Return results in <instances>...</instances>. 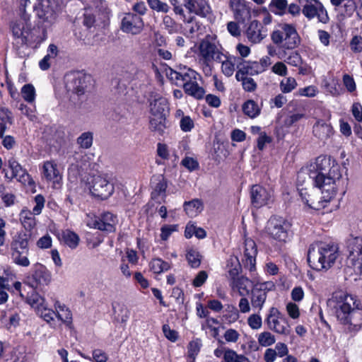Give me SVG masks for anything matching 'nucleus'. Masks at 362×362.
I'll return each mask as SVG.
<instances>
[{"instance_id":"1","label":"nucleus","mask_w":362,"mask_h":362,"mask_svg":"<svg viewBox=\"0 0 362 362\" xmlns=\"http://www.w3.org/2000/svg\"><path fill=\"white\" fill-rule=\"evenodd\" d=\"M337 320L344 326V332L351 336L362 327V310L360 302L354 296L341 293L329 300Z\"/></svg>"},{"instance_id":"2","label":"nucleus","mask_w":362,"mask_h":362,"mask_svg":"<svg viewBox=\"0 0 362 362\" xmlns=\"http://www.w3.org/2000/svg\"><path fill=\"white\" fill-rule=\"evenodd\" d=\"M327 163L325 158L318 157L315 163L311 165L308 170V173L300 172L298 175V181L304 175L308 174V178L313 182L316 187H325L328 194L325 198H333L337 191L338 186L341 182V174L338 165H333L329 170L328 175L326 176V170L323 167L324 164Z\"/></svg>"},{"instance_id":"3","label":"nucleus","mask_w":362,"mask_h":362,"mask_svg":"<svg viewBox=\"0 0 362 362\" xmlns=\"http://www.w3.org/2000/svg\"><path fill=\"white\" fill-rule=\"evenodd\" d=\"M338 256V247L336 245L317 242L309 247L308 262L316 271H327L334 265Z\"/></svg>"},{"instance_id":"4","label":"nucleus","mask_w":362,"mask_h":362,"mask_svg":"<svg viewBox=\"0 0 362 362\" xmlns=\"http://www.w3.org/2000/svg\"><path fill=\"white\" fill-rule=\"evenodd\" d=\"M271 38L275 45L286 49H295L300 42L296 28L287 23L281 25L280 29L273 31Z\"/></svg>"},{"instance_id":"5","label":"nucleus","mask_w":362,"mask_h":362,"mask_svg":"<svg viewBox=\"0 0 362 362\" xmlns=\"http://www.w3.org/2000/svg\"><path fill=\"white\" fill-rule=\"evenodd\" d=\"M291 224L279 216L271 217L266 226L267 234L274 240L286 243L289 240Z\"/></svg>"},{"instance_id":"6","label":"nucleus","mask_w":362,"mask_h":362,"mask_svg":"<svg viewBox=\"0 0 362 362\" xmlns=\"http://www.w3.org/2000/svg\"><path fill=\"white\" fill-rule=\"evenodd\" d=\"M200 55L206 62H220L225 58L222 47L216 40V37L207 35L199 45Z\"/></svg>"},{"instance_id":"7","label":"nucleus","mask_w":362,"mask_h":362,"mask_svg":"<svg viewBox=\"0 0 362 362\" xmlns=\"http://www.w3.org/2000/svg\"><path fill=\"white\" fill-rule=\"evenodd\" d=\"M91 76L81 71L71 72L65 76V86L68 92L78 95H83L90 86Z\"/></svg>"},{"instance_id":"8","label":"nucleus","mask_w":362,"mask_h":362,"mask_svg":"<svg viewBox=\"0 0 362 362\" xmlns=\"http://www.w3.org/2000/svg\"><path fill=\"white\" fill-rule=\"evenodd\" d=\"M265 323L269 329L282 335H289L291 332L286 318L274 307L269 309Z\"/></svg>"},{"instance_id":"9","label":"nucleus","mask_w":362,"mask_h":362,"mask_svg":"<svg viewBox=\"0 0 362 362\" xmlns=\"http://www.w3.org/2000/svg\"><path fill=\"white\" fill-rule=\"evenodd\" d=\"M275 289L272 281L258 283L252 286L251 290L250 301L254 309L261 310L267 298V293Z\"/></svg>"},{"instance_id":"10","label":"nucleus","mask_w":362,"mask_h":362,"mask_svg":"<svg viewBox=\"0 0 362 362\" xmlns=\"http://www.w3.org/2000/svg\"><path fill=\"white\" fill-rule=\"evenodd\" d=\"M57 4L54 0H37L33 10L42 22L53 23L57 18Z\"/></svg>"},{"instance_id":"11","label":"nucleus","mask_w":362,"mask_h":362,"mask_svg":"<svg viewBox=\"0 0 362 362\" xmlns=\"http://www.w3.org/2000/svg\"><path fill=\"white\" fill-rule=\"evenodd\" d=\"M35 206L33 209V211L28 209H23L20 213V221L23 227L28 230H32L36 225V220L35 215L41 214L42 210L45 205V198L41 194H37L35 197Z\"/></svg>"},{"instance_id":"12","label":"nucleus","mask_w":362,"mask_h":362,"mask_svg":"<svg viewBox=\"0 0 362 362\" xmlns=\"http://www.w3.org/2000/svg\"><path fill=\"white\" fill-rule=\"evenodd\" d=\"M302 13L308 19L317 18L319 22L325 24L329 20L327 10L319 0H305Z\"/></svg>"},{"instance_id":"13","label":"nucleus","mask_w":362,"mask_h":362,"mask_svg":"<svg viewBox=\"0 0 362 362\" xmlns=\"http://www.w3.org/2000/svg\"><path fill=\"white\" fill-rule=\"evenodd\" d=\"M348 261L356 272L362 274V237H351L347 241Z\"/></svg>"},{"instance_id":"14","label":"nucleus","mask_w":362,"mask_h":362,"mask_svg":"<svg viewBox=\"0 0 362 362\" xmlns=\"http://www.w3.org/2000/svg\"><path fill=\"white\" fill-rule=\"evenodd\" d=\"M89 189L94 197L106 199L113 194L115 188L105 177L97 175L93 177Z\"/></svg>"},{"instance_id":"15","label":"nucleus","mask_w":362,"mask_h":362,"mask_svg":"<svg viewBox=\"0 0 362 362\" xmlns=\"http://www.w3.org/2000/svg\"><path fill=\"white\" fill-rule=\"evenodd\" d=\"M11 29L15 37L21 38L23 43L26 42L32 29L30 15L21 13L19 19L11 23Z\"/></svg>"},{"instance_id":"16","label":"nucleus","mask_w":362,"mask_h":362,"mask_svg":"<svg viewBox=\"0 0 362 362\" xmlns=\"http://www.w3.org/2000/svg\"><path fill=\"white\" fill-rule=\"evenodd\" d=\"M250 197L252 204L256 208H260L272 202L273 194L272 191L255 185L251 188Z\"/></svg>"},{"instance_id":"17","label":"nucleus","mask_w":362,"mask_h":362,"mask_svg":"<svg viewBox=\"0 0 362 362\" xmlns=\"http://www.w3.org/2000/svg\"><path fill=\"white\" fill-rule=\"evenodd\" d=\"M144 25L141 16L135 13H128L125 14L122 20L121 29L124 33L136 35L141 32Z\"/></svg>"},{"instance_id":"18","label":"nucleus","mask_w":362,"mask_h":362,"mask_svg":"<svg viewBox=\"0 0 362 362\" xmlns=\"http://www.w3.org/2000/svg\"><path fill=\"white\" fill-rule=\"evenodd\" d=\"M51 279V274L47 268L41 264H37L28 284L32 288H37L39 286L48 285Z\"/></svg>"},{"instance_id":"19","label":"nucleus","mask_w":362,"mask_h":362,"mask_svg":"<svg viewBox=\"0 0 362 362\" xmlns=\"http://www.w3.org/2000/svg\"><path fill=\"white\" fill-rule=\"evenodd\" d=\"M320 190L321 196L319 195H308V199L303 196V189H300V194L302 199L312 209L315 210H320L325 208L327 204L330 202L332 198H325L326 194H328L325 187H317Z\"/></svg>"},{"instance_id":"20","label":"nucleus","mask_w":362,"mask_h":362,"mask_svg":"<svg viewBox=\"0 0 362 362\" xmlns=\"http://www.w3.org/2000/svg\"><path fill=\"white\" fill-rule=\"evenodd\" d=\"M229 6L239 22L244 23L251 16L250 8L245 0H230Z\"/></svg>"},{"instance_id":"21","label":"nucleus","mask_w":362,"mask_h":362,"mask_svg":"<svg viewBox=\"0 0 362 362\" xmlns=\"http://www.w3.org/2000/svg\"><path fill=\"white\" fill-rule=\"evenodd\" d=\"M267 30L259 21L255 20L250 23L246 35L251 42L259 43L267 36Z\"/></svg>"},{"instance_id":"22","label":"nucleus","mask_w":362,"mask_h":362,"mask_svg":"<svg viewBox=\"0 0 362 362\" xmlns=\"http://www.w3.org/2000/svg\"><path fill=\"white\" fill-rule=\"evenodd\" d=\"M257 254V248L255 241L250 238L245 240V267H247L250 271H252L255 268L256 256Z\"/></svg>"},{"instance_id":"23","label":"nucleus","mask_w":362,"mask_h":362,"mask_svg":"<svg viewBox=\"0 0 362 362\" xmlns=\"http://www.w3.org/2000/svg\"><path fill=\"white\" fill-rule=\"evenodd\" d=\"M117 223V216L110 212H105L94 223L95 228L107 233L114 232Z\"/></svg>"},{"instance_id":"24","label":"nucleus","mask_w":362,"mask_h":362,"mask_svg":"<svg viewBox=\"0 0 362 362\" xmlns=\"http://www.w3.org/2000/svg\"><path fill=\"white\" fill-rule=\"evenodd\" d=\"M184 5L189 13L206 17L210 13V7L204 0H184Z\"/></svg>"},{"instance_id":"25","label":"nucleus","mask_w":362,"mask_h":362,"mask_svg":"<svg viewBox=\"0 0 362 362\" xmlns=\"http://www.w3.org/2000/svg\"><path fill=\"white\" fill-rule=\"evenodd\" d=\"M313 132L315 137L325 142L333 134V128L329 123L318 120L313 125Z\"/></svg>"},{"instance_id":"26","label":"nucleus","mask_w":362,"mask_h":362,"mask_svg":"<svg viewBox=\"0 0 362 362\" xmlns=\"http://www.w3.org/2000/svg\"><path fill=\"white\" fill-rule=\"evenodd\" d=\"M243 62V59L240 57H235L232 55L227 56L225 54V58L221 63V70L223 74L227 76H231L235 69H238V65H240Z\"/></svg>"},{"instance_id":"27","label":"nucleus","mask_w":362,"mask_h":362,"mask_svg":"<svg viewBox=\"0 0 362 362\" xmlns=\"http://www.w3.org/2000/svg\"><path fill=\"white\" fill-rule=\"evenodd\" d=\"M151 113L153 116L167 117L169 112L166 98L158 96L150 103Z\"/></svg>"},{"instance_id":"28","label":"nucleus","mask_w":362,"mask_h":362,"mask_svg":"<svg viewBox=\"0 0 362 362\" xmlns=\"http://www.w3.org/2000/svg\"><path fill=\"white\" fill-rule=\"evenodd\" d=\"M29 240L30 235L25 233H18L11 243V252L17 250V252H22L23 250H26V252H29Z\"/></svg>"},{"instance_id":"29","label":"nucleus","mask_w":362,"mask_h":362,"mask_svg":"<svg viewBox=\"0 0 362 362\" xmlns=\"http://www.w3.org/2000/svg\"><path fill=\"white\" fill-rule=\"evenodd\" d=\"M43 175L47 180L59 182L61 175L57 165L52 161H46L43 165Z\"/></svg>"},{"instance_id":"30","label":"nucleus","mask_w":362,"mask_h":362,"mask_svg":"<svg viewBox=\"0 0 362 362\" xmlns=\"http://www.w3.org/2000/svg\"><path fill=\"white\" fill-rule=\"evenodd\" d=\"M153 185V189L151 192L152 199H156L160 196H162V197L165 196L167 181L163 175H159L156 177Z\"/></svg>"},{"instance_id":"31","label":"nucleus","mask_w":362,"mask_h":362,"mask_svg":"<svg viewBox=\"0 0 362 362\" xmlns=\"http://www.w3.org/2000/svg\"><path fill=\"white\" fill-rule=\"evenodd\" d=\"M183 88L185 93L197 100L202 99L205 94L204 89L198 85L197 81L193 83H183Z\"/></svg>"},{"instance_id":"32","label":"nucleus","mask_w":362,"mask_h":362,"mask_svg":"<svg viewBox=\"0 0 362 362\" xmlns=\"http://www.w3.org/2000/svg\"><path fill=\"white\" fill-rule=\"evenodd\" d=\"M150 129L159 135H163L167 128L166 117L153 116L150 119Z\"/></svg>"},{"instance_id":"33","label":"nucleus","mask_w":362,"mask_h":362,"mask_svg":"<svg viewBox=\"0 0 362 362\" xmlns=\"http://www.w3.org/2000/svg\"><path fill=\"white\" fill-rule=\"evenodd\" d=\"M186 259L188 264L192 268H198L202 262V255L199 252L194 248H188L186 250Z\"/></svg>"},{"instance_id":"34","label":"nucleus","mask_w":362,"mask_h":362,"mask_svg":"<svg viewBox=\"0 0 362 362\" xmlns=\"http://www.w3.org/2000/svg\"><path fill=\"white\" fill-rule=\"evenodd\" d=\"M243 112L250 118H255L261 112V109L254 100H248L243 105Z\"/></svg>"},{"instance_id":"35","label":"nucleus","mask_w":362,"mask_h":362,"mask_svg":"<svg viewBox=\"0 0 362 362\" xmlns=\"http://www.w3.org/2000/svg\"><path fill=\"white\" fill-rule=\"evenodd\" d=\"M62 240L70 248L74 249L78 246L80 239L74 232L66 230L62 233Z\"/></svg>"},{"instance_id":"36","label":"nucleus","mask_w":362,"mask_h":362,"mask_svg":"<svg viewBox=\"0 0 362 362\" xmlns=\"http://www.w3.org/2000/svg\"><path fill=\"white\" fill-rule=\"evenodd\" d=\"M8 166L12 170L11 178L18 177L21 179L25 176H28L26 170L24 169L16 159L13 158L9 159Z\"/></svg>"},{"instance_id":"37","label":"nucleus","mask_w":362,"mask_h":362,"mask_svg":"<svg viewBox=\"0 0 362 362\" xmlns=\"http://www.w3.org/2000/svg\"><path fill=\"white\" fill-rule=\"evenodd\" d=\"M16 250L14 252H11V258L12 261L17 265L27 267L30 265V261L28 259L29 252H26V250H23L22 252H17Z\"/></svg>"},{"instance_id":"38","label":"nucleus","mask_w":362,"mask_h":362,"mask_svg":"<svg viewBox=\"0 0 362 362\" xmlns=\"http://www.w3.org/2000/svg\"><path fill=\"white\" fill-rule=\"evenodd\" d=\"M93 143V133L92 132H85L82 133L77 139L76 144L80 148L88 149Z\"/></svg>"},{"instance_id":"39","label":"nucleus","mask_w":362,"mask_h":362,"mask_svg":"<svg viewBox=\"0 0 362 362\" xmlns=\"http://www.w3.org/2000/svg\"><path fill=\"white\" fill-rule=\"evenodd\" d=\"M202 209V204L199 199L185 202L184 204V209L187 214L190 216H196Z\"/></svg>"},{"instance_id":"40","label":"nucleus","mask_w":362,"mask_h":362,"mask_svg":"<svg viewBox=\"0 0 362 362\" xmlns=\"http://www.w3.org/2000/svg\"><path fill=\"white\" fill-rule=\"evenodd\" d=\"M56 317L62 322H70L71 320V313L64 305L59 302L55 303Z\"/></svg>"},{"instance_id":"41","label":"nucleus","mask_w":362,"mask_h":362,"mask_svg":"<svg viewBox=\"0 0 362 362\" xmlns=\"http://www.w3.org/2000/svg\"><path fill=\"white\" fill-rule=\"evenodd\" d=\"M79 354L81 357L93 362H107L108 359L107 354L100 349L93 350L92 357L86 356L81 352H79Z\"/></svg>"},{"instance_id":"42","label":"nucleus","mask_w":362,"mask_h":362,"mask_svg":"<svg viewBox=\"0 0 362 362\" xmlns=\"http://www.w3.org/2000/svg\"><path fill=\"white\" fill-rule=\"evenodd\" d=\"M223 358L226 362H245L248 358L244 355H239L230 349H224Z\"/></svg>"},{"instance_id":"43","label":"nucleus","mask_w":362,"mask_h":362,"mask_svg":"<svg viewBox=\"0 0 362 362\" xmlns=\"http://www.w3.org/2000/svg\"><path fill=\"white\" fill-rule=\"evenodd\" d=\"M27 301L36 310L45 305V298L34 291L28 296Z\"/></svg>"},{"instance_id":"44","label":"nucleus","mask_w":362,"mask_h":362,"mask_svg":"<svg viewBox=\"0 0 362 362\" xmlns=\"http://www.w3.org/2000/svg\"><path fill=\"white\" fill-rule=\"evenodd\" d=\"M288 4L286 0H272L269 4V8L276 14L282 15L285 13Z\"/></svg>"},{"instance_id":"45","label":"nucleus","mask_w":362,"mask_h":362,"mask_svg":"<svg viewBox=\"0 0 362 362\" xmlns=\"http://www.w3.org/2000/svg\"><path fill=\"white\" fill-rule=\"evenodd\" d=\"M151 269L156 274H160L170 269V264L161 259H154L150 263Z\"/></svg>"},{"instance_id":"46","label":"nucleus","mask_w":362,"mask_h":362,"mask_svg":"<svg viewBox=\"0 0 362 362\" xmlns=\"http://www.w3.org/2000/svg\"><path fill=\"white\" fill-rule=\"evenodd\" d=\"M199 74L191 69H186L180 71V80L185 83H193L197 81Z\"/></svg>"},{"instance_id":"47","label":"nucleus","mask_w":362,"mask_h":362,"mask_svg":"<svg viewBox=\"0 0 362 362\" xmlns=\"http://www.w3.org/2000/svg\"><path fill=\"white\" fill-rule=\"evenodd\" d=\"M21 94L25 101L33 103L35 98V89L32 84H25L21 88Z\"/></svg>"},{"instance_id":"48","label":"nucleus","mask_w":362,"mask_h":362,"mask_svg":"<svg viewBox=\"0 0 362 362\" xmlns=\"http://www.w3.org/2000/svg\"><path fill=\"white\" fill-rule=\"evenodd\" d=\"M37 314L44 319L47 323L51 324L52 322L54 321V317L57 314L53 310L47 308L46 305L36 310Z\"/></svg>"},{"instance_id":"49","label":"nucleus","mask_w":362,"mask_h":362,"mask_svg":"<svg viewBox=\"0 0 362 362\" xmlns=\"http://www.w3.org/2000/svg\"><path fill=\"white\" fill-rule=\"evenodd\" d=\"M150 8L157 12L168 13L170 10L169 5L160 0H147Z\"/></svg>"},{"instance_id":"50","label":"nucleus","mask_w":362,"mask_h":362,"mask_svg":"<svg viewBox=\"0 0 362 362\" xmlns=\"http://www.w3.org/2000/svg\"><path fill=\"white\" fill-rule=\"evenodd\" d=\"M258 342L262 346H269L276 341L275 337L269 332H264L259 334Z\"/></svg>"},{"instance_id":"51","label":"nucleus","mask_w":362,"mask_h":362,"mask_svg":"<svg viewBox=\"0 0 362 362\" xmlns=\"http://www.w3.org/2000/svg\"><path fill=\"white\" fill-rule=\"evenodd\" d=\"M297 86V82L293 77H288L280 83L281 90L284 93L291 92Z\"/></svg>"},{"instance_id":"52","label":"nucleus","mask_w":362,"mask_h":362,"mask_svg":"<svg viewBox=\"0 0 362 362\" xmlns=\"http://www.w3.org/2000/svg\"><path fill=\"white\" fill-rule=\"evenodd\" d=\"M249 62L244 61L243 59V62L240 65H238V71L235 74V78L237 81H240L242 78L247 77L250 76V69H249Z\"/></svg>"},{"instance_id":"53","label":"nucleus","mask_w":362,"mask_h":362,"mask_svg":"<svg viewBox=\"0 0 362 362\" xmlns=\"http://www.w3.org/2000/svg\"><path fill=\"white\" fill-rule=\"evenodd\" d=\"M163 24L165 29H166L169 33L173 34L177 32V25L170 16H165L163 19Z\"/></svg>"},{"instance_id":"54","label":"nucleus","mask_w":362,"mask_h":362,"mask_svg":"<svg viewBox=\"0 0 362 362\" xmlns=\"http://www.w3.org/2000/svg\"><path fill=\"white\" fill-rule=\"evenodd\" d=\"M242 82L243 88L247 92H253L257 89V85L254 79L251 77H245L240 79Z\"/></svg>"},{"instance_id":"55","label":"nucleus","mask_w":362,"mask_h":362,"mask_svg":"<svg viewBox=\"0 0 362 362\" xmlns=\"http://www.w3.org/2000/svg\"><path fill=\"white\" fill-rule=\"evenodd\" d=\"M247 324L252 329H259L262 327V320L259 314H252L247 318Z\"/></svg>"},{"instance_id":"56","label":"nucleus","mask_w":362,"mask_h":362,"mask_svg":"<svg viewBox=\"0 0 362 362\" xmlns=\"http://www.w3.org/2000/svg\"><path fill=\"white\" fill-rule=\"evenodd\" d=\"M250 284L251 281L246 277L241 276L238 279V286L240 296H244L249 293L248 287Z\"/></svg>"},{"instance_id":"57","label":"nucleus","mask_w":362,"mask_h":362,"mask_svg":"<svg viewBox=\"0 0 362 362\" xmlns=\"http://www.w3.org/2000/svg\"><path fill=\"white\" fill-rule=\"evenodd\" d=\"M200 29L201 25L197 22L194 23L192 21H189L186 25V32L188 37H193L196 35H198Z\"/></svg>"},{"instance_id":"58","label":"nucleus","mask_w":362,"mask_h":362,"mask_svg":"<svg viewBox=\"0 0 362 362\" xmlns=\"http://www.w3.org/2000/svg\"><path fill=\"white\" fill-rule=\"evenodd\" d=\"M0 120L1 123L13 124L12 113L8 108L0 107Z\"/></svg>"},{"instance_id":"59","label":"nucleus","mask_w":362,"mask_h":362,"mask_svg":"<svg viewBox=\"0 0 362 362\" xmlns=\"http://www.w3.org/2000/svg\"><path fill=\"white\" fill-rule=\"evenodd\" d=\"M249 69H250V76L257 75L265 70V65L262 62H248Z\"/></svg>"},{"instance_id":"60","label":"nucleus","mask_w":362,"mask_h":362,"mask_svg":"<svg viewBox=\"0 0 362 362\" xmlns=\"http://www.w3.org/2000/svg\"><path fill=\"white\" fill-rule=\"evenodd\" d=\"M181 163L189 171H193L199 168V163L197 160L191 157H185L182 159Z\"/></svg>"},{"instance_id":"61","label":"nucleus","mask_w":362,"mask_h":362,"mask_svg":"<svg viewBox=\"0 0 362 362\" xmlns=\"http://www.w3.org/2000/svg\"><path fill=\"white\" fill-rule=\"evenodd\" d=\"M180 126L183 132H187L194 127V122L189 116H183L180 119Z\"/></svg>"},{"instance_id":"62","label":"nucleus","mask_w":362,"mask_h":362,"mask_svg":"<svg viewBox=\"0 0 362 362\" xmlns=\"http://www.w3.org/2000/svg\"><path fill=\"white\" fill-rule=\"evenodd\" d=\"M162 329H163L165 337L168 340H170L173 342H175L177 339V338H178L177 332L174 329H171L168 325H163Z\"/></svg>"},{"instance_id":"63","label":"nucleus","mask_w":362,"mask_h":362,"mask_svg":"<svg viewBox=\"0 0 362 362\" xmlns=\"http://www.w3.org/2000/svg\"><path fill=\"white\" fill-rule=\"evenodd\" d=\"M177 230L176 225H165L161 228L160 238L163 240H167L173 232Z\"/></svg>"},{"instance_id":"64","label":"nucleus","mask_w":362,"mask_h":362,"mask_svg":"<svg viewBox=\"0 0 362 362\" xmlns=\"http://www.w3.org/2000/svg\"><path fill=\"white\" fill-rule=\"evenodd\" d=\"M350 47L354 52H360L362 51V37L360 36H354L350 43Z\"/></svg>"}]
</instances>
